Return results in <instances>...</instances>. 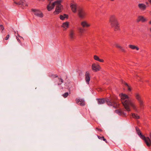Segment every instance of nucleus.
I'll list each match as a JSON object with an SVG mask.
<instances>
[{
    "label": "nucleus",
    "mask_w": 151,
    "mask_h": 151,
    "mask_svg": "<svg viewBox=\"0 0 151 151\" xmlns=\"http://www.w3.org/2000/svg\"><path fill=\"white\" fill-rule=\"evenodd\" d=\"M121 98V101L124 108L127 111H130L131 106L136 112H138L139 111L137 106L134 102L133 101L128 95L126 94L121 93L119 95Z\"/></svg>",
    "instance_id": "1"
},
{
    "label": "nucleus",
    "mask_w": 151,
    "mask_h": 151,
    "mask_svg": "<svg viewBox=\"0 0 151 151\" xmlns=\"http://www.w3.org/2000/svg\"><path fill=\"white\" fill-rule=\"evenodd\" d=\"M109 22L111 27L113 29L114 31H118L120 30V24L115 15H111L109 17Z\"/></svg>",
    "instance_id": "2"
},
{
    "label": "nucleus",
    "mask_w": 151,
    "mask_h": 151,
    "mask_svg": "<svg viewBox=\"0 0 151 151\" xmlns=\"http://www.w3.org/2000/svg\"><path fill=\"white\" fill-rule=\"evenodd\" d=\"M61 1L57 0L52 3L51 7H50V3L47 6V9L48 11H50L53 9L55 6L56 5L55 11L54 12V14H57L61 12L62 6L61 4Z\"/></svg>",
    "instance_id": "3"
},
{
    "label": "nucleus",
    "mask_w": 151,
    "mask_h": 151,
    "mask_svg": "<svg viewBox=\"0 0 151 151\" xmlns=\"http://www.w3.org/2000/svg\"><path fill=\"white\" fill-rule=\"evenodd\" d=\"M136 130L140 138L143 140H144L147 145L148 147L151 146V132H150L149 136L150 137H146L144 135L142 134V133L140 131V129L137 127H136Z\"/></svg>",
    "instance_id": "4"
},
{
    "label": "nucleus",
    "mask_w": 151,
    "mask_h": 151,
    "mask_svg": "<svg viewBox=\"0 0 151 151\" xmlns=\"http://www.w3.org/2000/svg\"><path fill=\"white\" fill-rule=\"evenodd\" d=\"M134 96L139 103L140 109H143L145 106V102L140 94L138 92L135 93L134 94Z\"/></svg>",
    "instance_id": "5"
},
{
    "label": "nucleus",
    "mask_w": 151,
    "mask_h": 151,
    "mask_svg": "<svg viewBox=\"0 0 151 151\" xmlns=\"http://www.w3.org/2000/svg\"><path fill=\"white\" fill-rule=\"evenodd\" d=\"M87 14L86 11L82 8H80L78 10V15L79 17L81 19L85 18Z\"/></svg>",
    "instance_id": "6"
},
{
    "label": "nucleus",
    "mask_w": 151,
    "mask_h": 151,
    "mask_svg": "<svg viewBox=\"0 0 151 151\" xmlns=\"http://www.w3.org/2000/svg\"><path fill=\"white\" fill-rule=\"evenodd\" d=\"M92 70L94 72H96L100 70L101 69V67L99 64L93 63L91 66Z\"/></svg>",
    "instance_id": "7"
},
{
    "label": "nucleus",
    "mask_w": 151,
    "mask_h": 151,
    "mask_svg": "<svg viewBox=\"0 0 151 151\" xmlns=\"http://www.w3.org/2000/svg\"><path fill=\"white\" fill-rule=\"evenodd\" d=\"M32 11L34 12V14L36 16L40 17H43V15L42 13L39 10L35 9H32Z\"/></svg>",
    "instance_id": "8"
},
{
    "label": "nucleus",
    "mask_w": 151,
    "mask_h": 151,
    "mask_svg": "<svg viewBox=\"0 0 151 151\" xmlns=\"http://www.w3.org/2000/svg\"><path fill=\"white\" fill-rule=\"evenodd\" d=\"M106 102L107 104L109 106H113V107H115V106L116 105V103L112 99L110 100L109 99L106 98Z\"/></svg>",
    "instance_id": "9"
},
{
    "label": "nucleus",
    "mask_w": 151,
    "mask_h": 151,
    "mask_svg": "<svg viewBox=\"0 0 151 151\" xmlns=\"http://www.w3.org/2000/svg\"><path fill=\"white\" fill-rule=\"evenodd\" d=\"M14 2L17 4L19 5H22L23 7L27 6V4L25 0H21L18 2H17L16 1H14Z\"/></svg>",
    "instance_id": "10"
},
{
    "label": "nucleus",
    "mask_w": 151,
    "mask_h": 151,
    "mask_svg": "<svg viewBox=\"0 0 151 151\" xmlns=\"http://www.w3.org/2000/svg\"><path fill=\"white\" fill-rule=\"evenodd\" d=\"M147 21V20L146 18L142 15L139 16L137 17V22H145Z\"/></svg>",
    "instance_id": "11"
},
{
    "label": "nucleus",
    "mask_w": 151,
    "mask_h": 151,
    "mask_svg": "<svg viewBox=\"0 0 151 151\" xmlns=\"http://www.w3.org/2000/svg\"><path fill=\"white\" fill-rule=\"evenodd\" d=\"M138 7L141 11H143L146 10L147 7L146 5L143 3L139 4L138 5Z\"/></svg>",
    "instance_id": "12"
},
{
    "label": "nucleus",
    "mask_w": 151,
    "mask_h": 151,
    "mask_svg": "<svg viewBox=\"0 0 151 151\" xmlns=\"http://www.w3.org/2000/svg\"><path fill=\"white\" fill-rule=\"evenodd\" d=\"M76 103L78 104L80 106H84L85 105V102L84 100L82 99L76 98Z\"/></svg>",
    "instance_id": "13"
},
{
    "label": "nucleus",
    "mask_w": 151,
    "mask_h": 151,
    "mask_svg": "<svg viewBox=\"0 0 151 151\" xmlns=\"http://www.w3.org/2000/svg\"><path fill=\"white\" fill-rule=\"evenodd\" d=\"M90 74L89 72L87 71L86 72L85 75V80L87 84H89L90 81Z\"/></svg>",
    "instance_id": "14"
},
{
    "label": "nucleus",
    "mask_w": 151,
    "mask_h": 151,
    "mask_svg": "<svg viewBox=\"0 0 151 151\" xmlns=\"http://www.w3.org/2000/svg\"><path fill=\"white\" fill-rule=\"evenodd\" d=\"M69 37L71 40H74L75 38V31L71 30L70 31L69 34Z\"/></svg>",
    "instance_id": "15"
},
{
    "label": "nucleus",
    "mask_w": 151,
    "mask_h": 151,
    "mask_svg": "<svg viewBox=\"0 0 151 151\" xmlns=\"http://www.w3.org/2000/svg\"><path fill=\"white\" fill-rule=\"evenodd\" d=\"M70 7L73 12L76 13V12L77 5L76 3H71Z\"/></svg>",
    "instance_id": "16"
},
{
    "label": "nucleus",
    "mask_w": 151,
    "mask_h": 151,
    "mask_svg": "<svg viewBox=\"0 0 151 151\" xmlns=\"http://www.w3.org/2000/svg\"><path fill=\"white\" fill-rule=\"evenodd\" d=\"M93 58L95 60L101 63H104V62L103 59L100 58L99 57L96 55H93Z\"/></svg>",
    "instance_id": "17"
},
{
    "label": "nucleus",
    "mask_w": 151,
    "mask_h": 151,
    "mask_svg": "<svg viewBox=\"0 0 151 151\" xmlns=\"http://www.w3.org/2000/svg\"><path fill=\"white\" fill-rule=\"evenodd\" d=\"M81 25L83 28H87L90 26V24L86 21H83L82 22H81Z\"/></svg>",
    "instance_id": "18"
},
{
    "label": "nucleus",
    "mask_w": 151,
    "mask_h": 151,
    "mask_svg": "<svg viewBox=\"0 0 151 151\" xmlns=\"http://www.w3.org/2000/svg\"><path fill=\"white\" fill-rule=\"evenodd\" d=\"M115 47L119 49L122 52H125V50L124 49L121 45L117 43H116L114 45Z\"/></svg>",
    "instance_id": "19"
},
{
    "label": "nucleus",
    "mask_w": 151,
    "mask_h": 151,
    "mask_svg": "<svg viewBox=\"0 0 151 151\" xmlns=\"http://www.w3.org/2000/svg\"><path fill=\"white\" fill-rule=\"evenodd\" d=\"M97 100L98 104H101L105 103L106 102V99L104 98L97 99Z\"/></svg>",
    "instance_id": "20"
},
{
    "label": "nucleus",
    "mask_w": 151,
    "mask_h": 151,
    "mask_svg": "<svg viewBox=\"0 0 151 151\" xmlns=\"http://www.w3.org/2000/svg\"><path fill=\"white\" fill-rule=\"evenodd\" d=\"M69 25V22H65L63 23L61 27L63 28L64 29H66L68 27Z\"/></svg>",
    "instance_id": "21"
},
{
    "label": "nucleus",
    "mask_w": 151,
    "mask_h": 151,
    "mask_svg": "<svg viewBox=\"0 0 151 151\" xmlns=\"http://www.w3.org/2000/svg\"><path fill=\"white\" fill-rule=\"evenodd\" d=\"M129 47L132 50H138L139 49V48L137 46L134 45H129Z\"/></svg>",
    "instance_id": "22"
},
{
    "label": "nucleus",
    "mask_w": 151,
    "mask_h": 151,
    "mask_svg": "<svg viewBox=\"0 0 151 151\" xmlns=\"http://www.w3.org/2000/svg\"><path fill=\"white\" fill-rule=\"evenodd\" d=\"M132 116L133 118L136 119H139L140 118L139 116L134 113L132 114Z\"/></svg>",
    "instance_id": "23"
},
{
    "label": "nucleus",
    "mask_w": 151,
    "mask_h": 151,
    "mask_svg": "<svg viewBox=\"0 0 151 151\" xmlns=\"http://www.w3.org/2000/svg\"><path fill=\"white\" fill-rule=\"evenodd\" d=\"M122 83L125 85L126 86H127L128 88V90L129 91H131L132 90L131 88V87L128 85V84L126 83L124 81H122Z\"/></svg>",
    "instance_id": "24"
},
{
    "label": "nucleus",
    "mask_w": 151,
    "mask_h": 151,
    "mask_svg": "<svg viewBox=\"0 0 151 151\" xmlns=\"http://www.w3.org/2000/svg\"><path fill=\"white\" fill-rule=\"evenodd\" d=\"M68 16L66 14H64L63 15H60V18L61 20H64L65 18H68Z\"/></svg>",
    "instance_id": "25"
},
{
    "label": "nucleus",
    "mask_w": 151,
    "mask_h": 151,
    "mask_svg": "<svg viewBox=\"0 0 151 151\" xmlns=\"http://www.w3.org/2000/svg\"><path fill=\"white\" fill-rule=\"evenodd\" d=\"M115 111L116 113H117L119 115L123 116L125 115L124 112L121 110H116Z\"/></svg>",
    "instance_id": "26"
},
{
    "label": "nucleus",
    "mask_w": 151,
    "mask_h": 151,
    "mask_svg": "<svg viewBox=\"0 0 151 151\" xmlns=\"http://www.w3.org/2000/svg\"><path fill=\"white\" fill-rule=\"evenodd\" d=\"M84 28H82L81 27H80L79 29V32L81 33H83L85 31V29Z\"/></svg>",
    "instance_id": "27"
},
{
    "label": "nucleus",
    "mask_w": 151,
    "mask_h": 151,
    "mask_svg": "<svg viewBox=\"0 0 151 151\" xmlns=\"http://www.w3.org/2000/svg\"><path fill=\"white\" fill-rule=\"evenodd\" d=\"M4 27L1 24L0 25V30H1V33L3 32V31L4 30Z\"/></svg>",
    "instance_id": "28"
},
{
    "label": "nucleus",
    "mask_w": 151,
    "mask_h": 151,
    "mask_svg": "<svg viewBox=\"0 0 151 151\" xmlns=\"http://www.w3.org/2000/svg\"><path fill=\"white\" fill-rule=\"evenodd\" d=\"M68 92H66L64 93V94H63V96L65 98H66L68 96Z\"/></svg>",
    "instance_id": "29"
},
{
    "label": "nucleus",
    "mask_w": 151,
    "mask_h": 151,
    "mask_svg": "<svg viewBox=\"0 0 151 151\" xmlns=\"http://www.w3.org/2000/svg\"><path fill=\"white\" fill-rule=\"evenodd\" d=\"M58 78L59 82H60L58 84V85H59L61 84L62 83H63V80L62 78Z\"/></svg>",
    "instance_id": "30"
},
{
    "label": "nucleus",
    "mask_w": 151,
    "mask_h": 151,
    "mask_svg": "<svg viewBox=\"0 0 151 151\" xmlns=\"http://www.w3.org/2000/svg\"><path fill=\"white\" fill-rule=\"evenodd\" d=\"M96 130H97L98 131L100 132H102L103 131V130L102 129L98 128H96Z\"/></svg>",
    "instance_id": "31"
},
{
    "label": "nucleus",
    "mask_w": 151,
    "mask_h": 151,
    "mask_svg": "<svg viewBox=\"0 0 151 151\" xmlns=\"http://www.w3.org/2000/svg\"><path fill=\"white\" fill-rule=\"evenodd\" d=\"M97 137L99 139L101 140L103 139L104 137V136L101 137L99 136H97Z\"/></svg>",
    "instance_id": "32"
},
{
    "label": "nucleus",
    "mask_w": 151,
    "mask_h": 151,
    "mask_svg": "<svg viewBox=\"0 0 151 151\" xmlns=\"http://www.w3.org/2000/svg\"><path fill=\"white\" fill-rule=\"evenodd\" d=\"M9 37V35H7L6 37L5 38V40H7L8 39Z\"/></svg>",
    "instance_id": "33"
},
{
    "label": "nucleus",
    "mask_w": 151,
    "mask_h": 151,
    "mask_svg": "<svg viewBox=\"0 0 151 151\" xmlns=\"http://www.w3.org/2000/svg\"><path fill=\"white\" fill-rule=\"evenodd\" d=\"M104 141L106 143H108V142L104 138H104L103 139Z\"/></svg>",
    "instance_id": "34"
},
{
    "label": "nucleus",
    "mask_w": 151,
    "mask_h": 151,
    "mask_svg": "<svg viewBox=\"0 0 151 151\" xmlns=\"http://www.w3.org/2000/svg\"><path fill=\"white\" fill-rule=\"evenodd\" d=\"M52 76H53V77L54 78H55V77H58V76L57 75H53V76L52 75Z\"/></svg>",
    "instance_id": "35"
},
{
    "label": "nucleus",
    "mask_w": 151,
    "mask_h": 151,
    "mask_svg": "<svg viewBox=\"0 0 151 151\" xmlns=\"http://www.w3.org/2000/svg\"><path fill=\"white\" fill-rule=\"evenodd\" d=\"M149 24H151V20L149 22Z\"/></svg>",
    "instance_id": "36"
},
{
    "label": "nucleus",
    "mask_w": 151,
    "mask_h": 151,
    "mask_svg": "<svg viewBox=\"0 0 151 151\" xmlns=\"http://www.w3.org/2000/svg\"><path fill=\"white\" fill-rule=\"evenodd\" d=\"M150 32H151V27L150 29Z\"/></svg>",
    "instance_id": "37"
},
{
    "label": "nucleus",
    "mask_w": 151,
    "mask_h": 151,
    "mask_svg": "<svg viewBox=\"0 0 151 151\" xmlns=\"http://www.w3.org/2000/svg\"><path fill=\"white\" fill-rule=\"evenodd\" d=\"M45 0H39V1H44Z\"/></svg>",
    "instance_id": "38"
},
{
    "label": "nucleus",
    "mask_w": 151,
    "mask_h": 151,
    "mask_svg": "<svg viewBox=\"0 0 151 151\" xmlns=\"http://www.w3.org/2000/svg\"><path fill=\"white\" fill-rule=\"evenodd\" d=\"M149 1H150V4H151V0H150Z\"/></svg>",
    "instance_id": "39"
}]
</instances>
